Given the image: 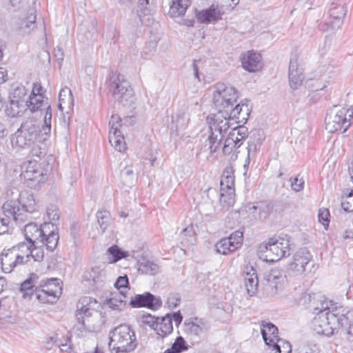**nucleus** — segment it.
Listing matches in <instances>:
<instances>
[{
  "mask_svg": "<svg viewBox=\"0 0 353 353\" xmlns=\"http://www.w3.org/2000/svg\"><path fill=\"white\" fill-rule=\"evenodd\" d=\"M353 124V106H334L325 117V127L330 133H344Z\"/></svg>",
  "mask_w": 353,
  "mask_h": 353,
  "instance_id": "4",
  "label": "nucleus"
},
{
  "mask_svg": "<svg viewBox=\"0 0 353 353\" xmlns=\"http://www.w3.org/2000/svg\"><path fill=\"white\" fill-rule=\"evenodd\" d=\"M154 330L161 338L170 334L173 331L171 317L169 315H167L161 319L159 318V320L156 323V326L154 327Z\"/></svg>",
  "mask_w": 353,
  "mask_h": 353,
  "instance_id": "32",
  "label": "nucleus"
},
{
  "mask_svg": "<svg viewBox=\"0 0 353 353\" xmlns=\"http://www.w3.org/2000/svg\"><path fill=\"white\" fill-rule=\"evenodd\" d=\"M10 221L8 218L0 217V235L8 231Z\"/></svg>",
  "mask_w": 353,
  "mask_h": 353,
  "instance_id": "61",
  "label": "nucleus"
},
{
  "mask_svg": "<svg viewBox=\"0 0 353 353\" xmlns=\"http://www.w3.org/2000/svg\"><path fill=\"white\" fill-rule=\"evenodd\" d=\"M238 98L237 90L224 83H217L213 94V103L221 110L232 108Z\"/></svg>",
  "mask_w": 353,
  "mask_h": 353,
  "instance_id": "11",
  "label": "nucleus"
},
{
  "mask_svg": "<svg viewBox=\"0 0 353 353\" xmlns=\"http://www.w3.org/2000/svg\"><path fill=\"white\" fill-rule=\"evenodd\" d=\"M130 304L134 307H147L154 309L159 307L161 302L151 293L145 292L131 297Z\"/></svg>",
  "mask_w": 353,
  "mask_h": 353,
  "instance_id": "24",
  "label": "nucleus"
},
{
  "mask_svg": "<svg viewBox=\"0 0 353 353\" xmlns=\"http://www.w3.org/2000/svg\"><path fill=\"white\" fill-rule=\"evenodd\" d=\"M105 276V271L99 266L94 267L88 272L85 277L88 280H92L94 283L103 281Z\"/></svg>",
  "mask_w": 353,
  "mask_h": 353,
  "instance_id": "46",
  "label": "nucleus"
},
{
  "mask_svg": "<svg viewBox=\"0 0 353 353\" xmlns=\"http://www.w3.org/2000/svg\"><path fill=\"white\" fill-rule=\"evenodd\" d=\"M248 137V130L243 125L234 127L229 132L223 145V153L230 156L231 160L237 158V149L242 145L243 141Z\"/></svg>",
  "mask_w": 353,
  "mask_h": 353,
  "instance_id": "10",
  "label": "nucleus"
},
{
  "mask_svg": "<svg viewBox=\"0 0 353 353\" xmlns=\"http://www.w3.org/2000/svg\"><path fill=\"white\" fill-rule=\"evenodd\" d=\"M30 246L31 248V255H30V260L32 259L34 261H42L44 258V252L43 249L44 245H41V244H39V245L30 244Z\"/></svg>",
  "mask_w": 353,
  "mask_h": 353,
  "instance_id": "50",
  "label": "nucleus"
},
{
  "mask_svg": "<svg viewBox=\"0 0 353 353\" xmlns=\"http://www.w3.org/2000/svg\"><path fill=\"white\" fill-rule=\"evenodd\" d=\"M256 210H258V219L264 220L271 214L273 210V205L271 203L261 201L257 203Z\"/></svg>",
  "mask_w": 353,
  "mask_h": 353,
  "instance_id": "45",
  "label": "nucleus"
},
{
  "mask_svg": "<svg viewBox=\"0 0 353 353\" xmlns=\"http://www.w3.org/2000/svg\"><path fill=\"white\" fill-rule=\"evenodd\" d=\"M26 96V89L18 87L13 92L12 98L6 108L7 114L11 117L21 116L27 110V101L23 99Z\"/></svg>",
  "mask_w": 353,
  "mask_h": 353,
  "instance_id": "14",
  "label": "nucleus"
},
{
  "mask_svg": "<svg viewBox=\"0 0 353 353\" xmlns=\"http://www.w3.org/2000/svg\"><path fill=\"white\" fill-rule=\"evenodd\" d=\"M30 153L32 157H36L41 159L46 154L45 148H42L41 145L37 143V141L35 142V143H34V145L30 147Z\"/></svg>",
  "mask_w": 353,
  "mask_h": 353,
  "instance_id": "55",
  "label": "nucleus"
},
{
  "mask_svg": "<svg viewBox=\"0 0 353 353\" xmlns=\"http://www.w3.org/2000/svg\"><path fill=\"white\" fill-rule=\"evenodd\" d=\"M44 97L43 94H30L27 101V108L31 112L37 111L43 105Z\"/></svg>",
  "mask_w": 353,
  "mask_h": 353,
  "instance_id": "43",
  "label": "nucleus"
},
{
  "mask_svg": "<svg viewBox=\"0 0 353 353\" xmlns=\"http://www.w3.org/2000/svg\"><path fill=\"white\" fill-rule=\"evenodd\" d=\"M125 302L124 291L121 290L119 293L112 294V296L107 301L105 305L113 310L121 311L125 305Z\"/></svg>",
  "mask_w": 353,
  "mask_h": 353,
  "instance_id": "33",
  "label": "nucleus"
},
{
  "mask_svg": "<svg viewBox=\"0 0 353 353\" xmlns=\"http://www.w3.org/2000/svg\"><path fill=\"white\" fill-rule=\"evenodd\" d=\"M220 202L223 206H231L234 202V189L225 190L221 191Z\"/></svg>",
  "mask_w": 353,
  "mask_h": 353,
  "instance_id": "49",
  "label": "nucleus"
},
{
  "mask_svg": "<svg viewBox=\"0 0 353 353\" xmlns=\"http://www.w3.org/2000/svg\"><path fill=\"white\" fill-rule=\"evenodd\" d=\"M159 318H156L154 316L151 314H143L141 317V322L154 329L156 326V323L158 321Z\"/></svg>",
  "mask_w": 353,
  "mask_h": 353,
  "instance_id": "58",
  "label": "nucleus"
},
{
  "mask_svg": "<svg viewBox=\"0 0 353 353\" xmlns=\"http://www.w3.org/2000/svg\"><path fill=\"white\" fill-rule=\"evenodd\" d=\"M28 214H30L29 212H26L25 209L19 208L12 219L17 224H22L28 221Z\"/></svg>",
  "mask_w": 353,
  "mask_h": 353,
  "instance_id": "53",
  "label": "nucleus"
},
{
  "mask_svg": "<svg viewBox=\"0 0 353 353\" xmlns=\"http://www.w3.org/2000/svg\"><path fill=\"white\" fill-rule=\"evenodd\" d=\"M179 299L176 295H170L167 300V304L169 307H176L179 303Z\"/></svg>",
  "mask_w": 353,
  "mask_h": 353,
  "instance_id": "62",
  "label": "nucleus"
},
{
  "mask_svg": "<svg viewBox=\"0 0 353 353\" xmlns=\"http://www.w3.org/2000/svg\"><path fill=\"white\" fill-rule=\"evenodd\" d=\"M243 234L242 231L236 230L228 238L221 239L215 244L216 252L227 255L236 250L243 243Z\"/></svg>",
  "mask_w": 353,
  "mask_h": 353,
  "instance_id": "15",
  "label": "nucleus"
},
{
  "mask_svg": "<svg viewBox=\"0 0 353 353\" xmlns=\"http://www.w3.org/2000/svg\"><path fill=\"white\" fill-rule=\"evenodd\" d=\"M105 255L108 260V263H116L119 260L125 258L128 256L127 252L122 251L118 246L113 245L109 248L106 252Z\"/></svg>",
  "mask_w": 353,
  "mask_h": 353,
  "instance_id": "40",
  "label": "nucleus"
},
{
  "mask_svg": "<svg viewBox=\"0 0 353 353\" xmlns=\"http://www.w3.org/2000/svg\"><path fill=\"white\" fill-rule=\"evenodd\" d=\"M96 216L99 228H97V230H92L90 232V235L93 239H95L99 235L102 234L110 225L111 221L110 214L107 210H99L97 212Z\"/></svg>",
  "mask_w": 353,
  "mask_h": 353,
  "instance_id": "30",
  "label": "nucleus"
},
{
  "mask_svg": "<svg viewBox=\"0 0 353 353\" xmlns=\"http://www.w3.org/2000/svg\"><path fill=\"white\" fill-rule=\"evenodd\" d=\"M154 8V0H139L137 13L142 23L144 17L151 14Z\"/></svg>",
  "mask_w": 353,
  "mask_h": 353,
  "instance_id": "36",
  "label": "nucleus"
},
{
  "mask_svg": "<svg viewBox=\"0 0 353 353\" xmlns=\"http://www.w3.org/2000/svg\"><path fill=\"white\" fill-rule=\"evenodd\" d=\"M36 26V15L32 12L26 18L19 20L17 22L18 28L24 33H30Z\"/></svg>",
  "mask_w": 353,
  "mask_h": 353,
  "instance_id": "38",
  "label": "nucleus"
},
{
  "mask_svg": "<svg viewBox=\"0 0 353 353\" xmlns=\"http://www.w3.org/2000/svg\"><path fill=\"white\" fill-rule=\"evenodd\" d=\"M15 255H17V260L20 265L30 261V255H31V248L28 244L23 243L11 248Z\"/></svg>",
  "mask_w": 353,
  "mask_h": 353,
  "instance_id": "34",
  "label": "nucleus"
},
{
  "mask_svg": "<svg viewBox=\"0 0 353 353\" xmlns=\"http://www.w3.org/2000/svg\"><path fill=\"white\" fill-rule=\"evenodd\" d=\"M291 188L295 192H300L304 188V180L297 176L290 179Z\"/></svg>",
  "mask_w": 353,
  "mask_h": 353,
  "instance_id": "59",
  "label": "nucleus"
},
{
  "mask_svg": "<svg viewBox=\"0 0 353 353\" xmlns=\"http://www.w3.org/2000/svg\"><path fill=\"white\" fill-rule=\"evenodd\" d=\"M40 132L39 125L36 120L27 119L14 134L11 139L12 145L20 148H30L37 141Z\"/></svg>",
  "mask_w": 353,
  "mask_h": 353,
  "instance_id": "6",
  "label": "nucleus"
},
{
  "mask_svg": "<svg viewBox=\"0 0 353 353\" xmlns=\"http://www.w3.org/2000/svg\"><path fill=\"white\" fill-rule=\"evenodd\" d=\"M264 279L266 281L265 290L273 296L277 293L278 289L281 288L284 281V276L281 270L274 268L265 274Z\"/></svg>",
  "mask_w": 353,
  "mask_h": 353,
  "instance_id": "21",
  "label": "nucleus"
},
{
  "mask_svg": "<svg viewBox=\"0 0 353 353\" xmlns=\"http://www.w3.org/2000/svg\"><path fill=\"white\" fill-rule=\"evenodd\" d=\"M59 108L61 111L65 110L66 114L63 115V127L68 128L70 122V110L74 105V99L71 90L68 88H62L59 92Z\"/></svg>",
  "mask_w": 353,
  "mask_h": 353,
  "instance_id": "19",
  "label": "nucleus"
},
{
  "mask_svg": "<svg viewBox=\"0 0 353 353\" xmlns=\"http://www.w3.org/2000/svg\"><path fill=\"white\" fill-rule=\"evenodd\" d=\"M312 259L310 252L305 248L299 250L293 256V260L288 264V270L294 276H301L305 271V267Z\"/></svg>",
  "mask_w": 353,
  "mask_h": 353,
  "instance_id": "16",
  "label": "nucleus"
},
{
  "mask_svg": "<svg viewBox=\"0 0 353 353\" xmlns=\"http://www.w3.org/2000/svg\"><path fill=\"white\" fill-rule=\"evenodd\" d=\"M289 79L292 89H296L299 85H301L304 79L303 69L299 65L296 57L292 58L290 61Z\"/></svg>",
  "mask_w": 353,
  "mask_h": 353,
  "instance_id": "25",
  "label": "nucleus"
},
{
  "mask_svg": "<svg viewBox=\"0 0 353 353\" xmlns=\"http://www.w3.org/2000/svg\"><path fill=\"white\" fill-rule=\"evenodd\" d=\"M122 120L117 114L111 117L109 121V142L114 149L119 152H123L126 149L124 137L120 128L122 126Z\"/></svg>",
  "mask_w": 353,
  "mask_h": 353,
  "instance_id": "13",
  "label": "nucleus"
},
{
  "mask_svg": "<svg viewBox=\"0 0 353 353\" xmlns=\"http://www.w3.org/2000/svg\"><path fill=\"white\" fill-rule=\"evenodd\" d=\"M256 204H249L246 206V212L249 213L254 219H258L257 214H258V210H256Z\"/></svg>",
  "mask_w": 353,
  "mask_h": 353,
  "instance_id": "63",
  "label": "nucleus"
},
{
  "mask_svg": "<svg viewBox=\"0 0 353 353\" xmlns=\"http://www.w3.org/2000/svg\"><path fill=\"white\" fill-rule=\"evenodd\" d=\"M234 176L232 168H226L221 175L220 186V191H225V190L234 189Z\"/></svg>",
  "mask_w": 353,
  "mask_h": 353,
  "instance_id": "35",
  "label": "nucleus"
},
{
  "mask_svg": "<svg viewBox=\"0 0 353 353\" xmlns=\"http://www.w3.org/2000/svg\"><path fill=\"white\" fill-rule=\"evenodd\" d=\"M51 120H52V110L50 105L46 108V114L44 117V123L42 126L41 132L43 134L48 135L51 131Z\"/></svg>",
  "mask_w": 353,
  "mask_h": 353,
  "instance_id": "51",
  "label": "nucleus"
},
{
  "mask_svg": "<svg viewBox=\"0 0 353 353\" xmlns=\"http://www.w3.org/2000/svg\"><path fill=\"white\" fill-rule=\"evenodd\" d=\"M330 16L332 19L330 27L332 30L338 29L343 23V19L347 13V6L345 0H336L329 10Z\"/></svg>",
  "mask_w": 353,
  "mask_h": 353,
  "instance_id": "18",
  "label": "nucleus"
},
{
  "mask_svg": "<svg viewBox=\"0 0 353 353\" xmlns=\"http://www.w3.org/2000/svg\"><path fill=\"white\" fill-rule=\"evenodd\" d=\"M15 195V197L18 198L19 204L21 208L25 209L26 212L32 213L39 210V206L36 202L34 196L29 192L25 191L19 193L17 190H13L10 189L7 192L8 196Z\"/></svg>",
  "mask_w": 353,
  "mask_h": 353,
  "instance_id": "23",
  "label": "nucleus"
},
{
  "mask_svg": "<svg viewBox=\"0 0 353 353\" xmlns=\"http://www.w3.org/2000/svg\"><path fill=\"white\" fill-rule=\"evenodd\" d=\"M90 305L87 298L82 299L77 304L76 316L79 329H95L103 323L101 314L92 308Z\"/></svg>",
  "mask_w": 353,
  "mask_h": 353,
  "instance_id": "7",
  "label": "nucleus"
},
{
  "mask_svg": "<svg viewBox=\"0 0 353 353\" xmlns=\"http://www.w3.org/2000/svg\"><path fill=\"white\" fill-rule=\"evenodd\" d=\"M271 347L273 350H276L275 353H291L292 352L290 343L281 339L274 341Z\"/></svg>",
  "mask_w": 353,
  "mask_h": 353,
  "instance_id": "48",
  "label": "nucleus"
},
{
  "mask_svg": "<svg viewBox=\"0 0 353 353\" xmlns=\"http://www.w3.org/2000/svg\"><path fill=\"white\" fill-rule=\"evenodd\" d=\"M159 266L150 261H143L139 263V271L142 274H154L157 272Z\"/></svg>",
  "mask_w": 353,
  "mask_h": 353,
  "instance_id": "47",
  "label": "nucleus"
},
{
  "mask_svg": "<svg viewBox=\"0 0 353 353\" xmlns=\"http://www.w3.org/2000/svg\"><path fill=\"white\" fill-rule=\"evenodd\" d=\"M38 279L37 274H31L30 277L21 283L20 291L23 293V298L34 294V290L32 288L38 283Z\"/></svg>",
  "mask_w": 353,
  "mask_h": 353,
  "instance_id": "37",
  "label": "nucleus"
},
{
  "mask_svg": "<svg viewBox=\"0 0 353 353\" xmlns=\"http://www.w3.org/2000/svg\"><path fill=\"white\" fill-rule=\"evenodd\" d=\"M210 329L208 323L203 319L195 318L184 323V330L192 338L196 340L201 339V336Z\"/></svg>",
  "mask_w": 353,
  "mask_h": 353,
  "instance_id": "20",
  "label": "nucleus"
},
{
  "mask_svg": "<svg viewBox=\"0 0 353 353\" xmlns=\"http://www.w3.org/2000/svg\"><path fill=\"white\" fill-rule=\"evenodd\" d=\"M107 83L109 92L114 101L123 106H130L134 103V90L124 75L112 74Z\"/></svg>",
  "mask_w": 353,
  "mask_h": 353,
  "instance_id": "5",
  "label": "nucleus"
},
{
  "mask_svg": "<svg viewBox=\"0 0 353 353\" xmlns=\"http://www.w3.org/2000/svg\"><path fill=\"white\" fill-rule=\"evenodd\" d=\"M61 287L57 279L41 280L34 290L36 299L41 303H54L61 295Z\"/></svg>",
  "mask_w": 353,
  "mask_h": 353,
  "instance_id": "8",
  "label": "nucleus"
},
{
  "mask_svg": "<svg viewBox=\"0 0 353 353\" xmlns=\"http://www.w3.org/2000/svg\"><path fill=\"white\" fill-rule=\"evenodd\" d=\"M338 323L345 328L344 336L350 343H353V311L348 310L342 313L337 319Z\"/></svg>",
  "mask_w": 353,
  "mask_h": 353,
  "instance_id": "28",
  "label": "nucleus"
},
{
  "mask_svg": "<svg viewBox=\"0 0 353 353\" xmlns=\"http://www.w3.org/2000/svg\"><path fill=\"white\" fill-rule=\"evenodd\" d=\"M265 253L267 261L274 262L290 255V241L282 237H272L268 242L261 246Z\"/></svg>",
  "mask_w": 353,
  "mask_h": 353,
  "instance_id": "9",
  "label": "nucleus"
},
{
  "mask_svg": "<svg viewBox=\"0 0 353 353\" xmlns=\"http://www.w3.org/2000/svg\"><path fill=\"white\" fill-rule=\"evenodd\" d=\"M188 121L189 118L188 115L185 114V112L182 110H177L172 116V124H174L176 130L185 128L187 125Z\"/></svg>",
  "mask_w": 353,
  "mask_h": 353,
  "instance_id": "41",
  "label": "nucleus"
},
{
  "mask_svg": "<svg viewBox=\"0 0 353 353\" xmlns=\"http://www.w3.org/2000/svg\"><path fill=\"white\" fill-rule=\"evenodd\" d=\"M17 256L11 248L2 252L0 256V265L3 272L10 273L15 267L20 265Z\"/></svg>",
  "mask_w": 353,
  "mask_h": 353,
  "instance_id": "27",
  "label": "nucleus"
},
{
  "mask_svg": "<svg viewBox=\"0 0 353 353\" xmlns=\"http://www.w3.org/2000/svg\"><path fill=\"white\" fill-rule=\"evenodd\" d=\"M128 278L126 275H124L118 277L114 283V286L118 290H123L125 293L128 289Z\"/></svg>",
  "mask_w": 353,
  "mask_h": 353,
  "instance_id": "54",
  "label": "nucleus"
},
{
  "mask_svg": "<svg viewBox=\"0 0 353 353\" xmlns=\"http://www.w3.org/2000/svg\"><path fill=\"white\" fill-rule=\"evenodd\" d=\"M21 176L26 181H37L43 182V173L40 165L36 161L23 163L21 166Z\"/></svg>",
  "mask_w": 353,
  "mask_h": 353,
  "instance_id": "22",
  "label": "nucleus"
},
{
  "mask_svg": "<svg viewBox=\"0 0 353 353\" xmlns=\"http://www.w3.org/2000/svg\"><path fill=\"white\" fill-rule=\"evenodd\" d=\"M247 150H248V157H247V159H246V162L244 164V168L246 169V168H248L249 163H250V153L252 152V151H255L256 150V144L254 143L253 142L249 141H248V147H247Z\"/></svg>",
  "mask_w": 353,
  "mask_h": 353,
  "instance_id": "60",
  "label": "nucleus"
},
{
  "mask_svg": "<svg viewBox=\"0 0 353 353\" xmlns=\"http://www.w3.org/2000/svg\"><path fill=\"white\" fill-rule=\"evenodd\" d=\"M244 280L248 294L250 296L255 295L258 290L259 281L256 271L252 267L245 268Z\"/></svg>",
  "mask_w": 353,
  "mask_h": 353,
  "instance_id": "29",
  "label": "nucleus"
},
{
  "mask_svg": "<svg viewBox=\"0 0 353 353\" xmlns=\"http://www.w3.org/2000/svg\"><path fill=\"white\" fill-rule=\"evenodd\" d=\"M347 194L341 201V208L345 212H353V190H347Z\"/></svg>",
  "mask_w": 353,
  "mask_h": 353,
  "instance_id": "52",
  "label": "nucleus"
},
{
  "mask_svg": "<svg viewBox=\"0 0 353 353\" xmlns=\"http://www.w3.org/2000/svg\"><path fill=\"white\" fill-rule=\"evenodd\" d=\"M46 214L50 220L58 221L59 219V209L55 205H50L46 209Z\"/></svg>",
  "mask_w": 353,
  "mask_h": 353,
  "instance_id": "57",
  "label": "nucleus"
},
{
  "mask_svg": "<svg viewBox=\"0 0 353 353\" xmlns=\"http://www.w3.org/2000/svg\"><path fill=\"white\" fill-rule=\"evenodd\" d=\"M319 221L325 227H327L330 223V212L327 208H321L318 214Z\"/></svg>",
  "mask_w": 353,
  "mask_h": 353,
  "instance_id": "56",
  "label": "nucleus"
},
{
  "mask_svg": "<svg viewBox=\"0 0 353 353\" xmlns=\"http://www.w3.org/2000/svg\"><path fill=\"white\" fill-rule=\"evenodd\" d=\"M224 14L223 6L213 3L208 8L198 11L196 17L200 23H211L221 20Z\"/></svg>",
  "mask_w": 353,
  "mask_h": 353,
  "instance_id": "17",
  "label": "nucleus"
},
{
  "mask_svg": "<svg viewBox=\"0 0 353 353\" xmlns=\"http://www.w3.org/2000/svg\"><path fill=\"white\" fill-rule=\"evenodd\" d=\"M54 54L57 61H59L60 63L63 61L64 59V52L61 47L57 46L55 48L54 50Z\"/></svg>",
  "mask_w": 353,
  "mask_h": 353,
  "instance_id": "64",
  "label": "nucleus"
},
{
  "mask_svg": "<svg viewBox=\"0 0 353 353\" xmlns=\"http://www.w3.org/2000/svg\"><path fill=\"white\" fill-rule=\"evenodd\" d=\"M109 339L108 346L112 353H129L137 345L135 333L127 325H120L111 330Z\"/></svg>",
  "mask_w": 353,
  "mask_h": 353,
  "instance_id": "3",
  "label": "nucleus"
},
{
  "mask_svg": "<svg viewBox=\"0 0 353 353\" xmlns=\"http://www.w3.org/2000/svg\"><path fill=\"white\" fill-rule=\"evenodd\" d=\"M250 114V107L248 101H241L225 110H219L216 113L207 117L209 127L208 141L211 153L216 152L223 141L224 134L231 127V120L238 123H245Z\"/></svg>",
  "mask_w": 353,
  "mask_h": 353,
  "instance_id": "1",
  "label": "nucleus"
},
{
  "mask_svg": "<svg viewBox=\"0 0 353 353\" xmlns=\"http://www.w3.org/2000/svg\"><path fill=\"white\" fill-rule=\"evenodd\" d=\"M190 5V0H172L170 12L173 16H180L185 13Z\"/></svg>",
  "mask_w": 353,
  "mask_h": 353,
  "instance_id": "39",
  "label": "nucleus"
},
{
  "mask_svg": "<svg viewBox=\"0 0 353 353\" xmlns=\"http://www.w3.org/2000/svg\"><path fill=\"white\" fill-rule=\"evenodd\" d=\"M261 332L264 342L269 347H271L272 343L279 339L277 336L278 329L270 322H261Z\"/></svg>",
  "mask_w": 353,
  "mask_h": 353,
  "instance_id": "31",
  "label": "nucleus"
},
{
  "mask_svg": "<svg viewBox=\"0 0 353 353\" xmlns=\"http://www.w3.org/2000/svg\"><path fill=\"white\" fill-rule=\"evenodd\" d=\"M24 234L30 244L45 245L50 251L54 250L58 244V229L52 223L40 225L34 223H27L24 226Z\"/></svg>",
  "mask_w": 353,
  "mask_h": 353,
  "instance_id": "2",
  "label": "nucleus"
},
{
  "mask_svg": "<svg viewBox=\"0 0 353 353\" xmlns=\"http://www.w3.org/2000/svg\"><path fill=\"white\" fill-rule=\"evenodd\" d=\"M188 348L184 339L179 336H177L174 342L172 344L170 348H168L164 353H181Z\"/></svg>",
  "mask_w": 353,
  "mask_h": 353,
  "instance_id": "44",
  "label": "nucleus"
},
{
  "mask_svg": "<svg viewBox=\"0 0 353 353\" xmlns=\"http://www.w3.org/2000/svg\"><path fill=\"white\" fill-rule=\"evenodd\" d=\"M340 315L330 311V309L325 307L321 310L317 315L312 320V328L318 334L325 336H330L334 333V328L332 326L331 321H336Z\"/></svg>",
  "mask_w": 353,
  "mask_h": 353,
  "instance_id": "12",
  "label": "nucleus"
},
{
  "mask_svg": "<svg viewBox=\"0 0 353 353\" xmlns=\"http://www.w3.org/2000/svg\"><path fill=\"white\" fill-rule=\"evenodd\" d=\"M242 67L248 72H256L261 68V54L252 50L244 54L241 58Z\"/></svg>",
  "mask_w": 353,
  "mask_h": 353,
  "instance_id": "26",
  "label": "nucleus"
},
{
  "mask_svg": "<svg viewBox=\"0 0 353 353\" xmlns=\"http://www.w3.org/2000/svg\"><path fill=\"white\" fill-rule=\"evenodd\" d=\"M19 208V203L17 197H16V199H12L8 200L3 203L2 206L3 214L9 220L10 217L12 218L14 216Z\"/></svg>",
  "mask_w": 353,
  "mask_h": 353,
  "instance_id": "42",
  "label": "nucleus"
}]
</instances>
